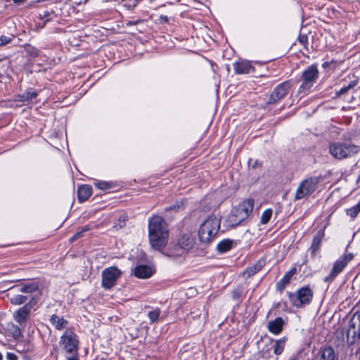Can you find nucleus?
<instances>
[{"instance_id": "1", "label": "nucleus", "mask_w": 360, "mask_h": 360, "mask_svg": "<svg viewBox=\"0 0 360 360\" xmlns=\"http://www.w3.org/2000/svg\"><path fill=\"white\" fill-rule=\"evenodd\" d=\"M169 231L165 219L154 216L148 222V237L151 247L157 250L165 247L167 243Z\"/></svg>"}, {"instance_id": "2", "label": "nucleus", "mask_w": 360, "mask_h": 360, "mask_svg": "<svg viewBox=\"0 0 360 360\" xmlns=\"http://www.w3.org/2000/svg\"><path fill=\"white\" fill-rule=\"evenodd\" d=\"M195 238L191 233H181L176 243L171 246L167 255L172 257H181L188 253L195 245Z\"/></svg>"}, {"instance_id": "3", "label": "nucleus", "mask_w": 360, "mask_h": 360, "mask_svg": "<svg viewBox=\"0 0 360 360\" xmlns=\"http://www.w3.org/2000/svg\"><path fill=\"white\" fill-rule=\"evenodd\" d=\"M220 228V219L215 215H210L200 225L198 237L201 243H208L217 235Z\"/></svg>"}, {"instance_id": "4", "label": "nucleus", "mask_w": 360, "mask_h": 360, "mask_svg": "<svg viewBox=\"0 0 360 360\" xmlns=\"http://www.w3.org/2000/svg\"><path fill=\"white\" fill-rule=\"evenodd\" d=\"M287 295L290 304L297 309H300L311 303L314 292L309 286L306 285L299 288L295 292H288Z\"/></svg>"}, {"instance_id": "5", "label": "nucleus", "mask_w": 360, "mask_h": 360, "mask_svg": "<svg viewBox=\"0 0 360 360\" xmlns=\"http://www.w3.org/2000/svg\"><path fill=\"white\" fill-rule=\"evenodd\" d=\"M329 151L337 160L351 158L359 152V146L349 141L334 142L330 144Z\"/></svg>"}, {"instance_id": "6", "label": "nucleus", "mask_w": 360, "mask_h": 360, "mask_svg": "<svg viewBox=\"0 0 360 360\" xmlns=\"http://www.w3.org/2000/svg\"><path fill=\"white\" fill-rule=\"evenodd\" d=\"M319 76V71L316 64H312L306 68L300 76L302 82L298 89L299 94H307L311 89L317 82Z\"/></svg>"}, {"instance_id": "7", "label": "nucleus", "mask_w": 360, "mask_h": 360, "mask_svg": "<svg viewBox=\"0 0 360 360\" xmlns=\"http://www.w3.org/2000/svg\"><path fill=\"white\" fill-rule=\"evenodd\" d=\"M321 181L320 176H309L302 180L296 189L295 200H298L311 195Z\"/></svg>"}, {"instance_id": "8", "label": "nucleus", "mask_w": 360, "mask_h": 360, "mask_svg": "<svg viewBox=\"0 0 360 360\" xmlns=\"http://www.w3.org/2000/svg\"><path fill=\"white\" fill-rule=\"evenodd\" d=\"M291 87L292 82L290 80H286L278 84L266 98L264 108L268 109L270 105L278 103L288 95Z\"/></svg>"}, {"instance_id": "9", "label": "nucleus", "mask_w": 360, "mask_h": 360, "mask_svg": "<svg viewBox=\"0 0 360 360\" xmlns=\"http://www.w3.org/2000/svg\"><path fill=\"white\" fill-rule=\"evenodd\" d=\"M354 259V255L351 252H345L333 264L330 274L323 278L325 283L333 282L337 276L341 274L347 264Z\"/></svg>"}, {"instance_id": "10", "label": "nucleus", "mask_w": 360, "mask_h": 360, "mask_svg": "<svg viewBox=\"0 0 360 360\" xmlns=\"http://www.w3.org/2000/svg\"><path fill=\"white\" fill-rule=\"evenodd\" d=\"M59 345L66 354H77L79 350L78 337L72 330L67 329L60 338Z\"/></svg>"}, {"instance_id": "11", "label": "nucleus", "mask_w": 360, "mask_h": 360, "mask_svg": "<svg viewBox=\"0 0 360 360\" xmlns=\"http://www.w3.org/2000/svg\"><path fill=\"white\" fill-rule=\"evenodd\" d=\"M360 341V311H355L349 319L347 331V342L353 345Z\"/></svg>"}, {"instance_id": "12", "label": "nucleus", "mask_w": 360, "mask_h": 360, "mask_svg": "<svg viewBox=\"0 0 360 360\" xmlns=\"http://www.w3.org/2000/svg\"><path fill=\"white\" fill-rule=\"evenodd\" d=\"M121 275L122 271L116 266L105 268L102 271V287L105 289H110L116 284Z\"/></svg>"}, {"instance_id": "13", "label": "nucleus", "mask_w": 360, "mask_h": 360, "mask_svg": "<svg viewBox=\"0 0 360 360\" xmlns=\"http://www.w3.org/2000/svg\"><path fill=\"white\" fill-rule=\"evenodd\" d=\"M234 72L237 75L249 74L255 72V68L252 65L250 61L246 60H240L233 63Z\"/></svg>"}, {"instance_id": "14", "label": "nucleus", "mask_w": 360, "mask_h": 360, "mask_svg": "<svg viewBox=\"0 0 360 360\" xmlns=\"http://www.w3.org/2000/svg\"><path fill=\"white\" fill-rule=\"evenodd\" d=\"M317 360H339V355L331 346L321 347L317 354Z\"/></svg>"}, {"instance_id": "15", "label": "nucleus", "mask_w": 360, "mask_h": 360, "mask_svg": "<svg viewBox=\"0 0 360 360\" xmlns=\"http://www.w3.org/2000/svg\"><path fill=\"white\" fill-rule=\"evenodd\" d=\"M325 236L324 229H320L314 235L311 246L309 249L311 257H315L316 252L320 250L322 240Z\"/></svg>"}, {"instance_id": "16", "label": "nucleus", "mask_w": 360, "mask_h": 360, "mask_svg": "<svg viewBox=\"0 0 360 360\" xmlns=\"http://www.w3.org/2000/svg\"><path fill=\"white\" fill-rule=\"evenodd\" d=\"M31 311V306L28 304L24 305L14 313V319L20 326L25 325Z\"/></svg>"}, {"instance_id": "17", "label": "nucleus", "mask_w": 360, "mask_h": 360, "mask_svg": "<svg viewBox=\"0 0 360 360\" xmlns=\"http://www.w3.org/2000/svg\"><path fill=\"white\" fill-rule=\"evenodd\" d=\"M134 275L139 278H148L154 274L153 269L146 264H140L135 266L133 270Z\"/></svg>"}, {"instance_id": "18", "label": "nucleus", "mask_w": 360, "mask_h": 360, "mask_svg": "<svg viewBox=\"0 0 360 360\" xmlns=\"http://www.w3.org/2000/svg\"><path fill=\"white\" fill-rule=\"evenodd\" d=\"M243 214H245L239 210V209L237 207L233 209L231 214L228 217V221L230 224V226H236L245 221L248 217L247 216H243Z\"/></svg>"}, {"instance_id": "19", "label": "nucleus", "mask_w": 360, "mask_h": 360, "mask_svg": "<svg viewBox=\"0 0 360 360\" xmlns=\"http://www.w3.org/2000/svg\"><path fill=\"white\" fill-rule=\"evenodd\" d=\"M284 324V320L281 317H277L268 323L267 329L271 333L278 335L282 332Z\"/></svg>"}, {"instance_id": "20", "label": "nucleus", "mask_w": 360, "mask_h": 360, "mask_svg": "<svg viewBox=\"0 0 360 360\" xmlns=\"http://www.w3.org/2000/svg\"><path fill=\"white\" fill-rule=\"evenodd\" d=\"M297 273V269L295 267L292 268L288 272L285 274L283 278L276 283V289L280 292L283 291L284 288L288 285L292 276Z\"/></svg>"}, {"instance_id": "21", "label": "nucleus", "mask_w": 360, "mask_h": 360, "mask_svg": "<svg viewBox=\"0 0 360 360\" xmlns=\"http://www.w3.org/2000/svg\"><path fill=\"white\" fill-rule=\"evenodd\" d=\"M50 323L55 328L56 330H61L65 328L68 325V321L65 319L63 316H58L56 314H53L50 319Z\"/></svg>"}, {"instance_id": "22", "label": "nucleus", "mask_w": 360, "mask_h": 360, "mask_svg": "<svg viewBox=\"0 0 360 360\" xmlns=\"http://www.w3.org/2000/svg\"><path fill=\"white\" fill-rule=\"evenodd\" d=\"M92 194V188L89 185H82L77 188V197L79 202L86 200Z\"/></svg>"}, {"instance_id": "23", "label": "nucleus", "mask_w": 360, "mask_h": 360, "mask_svg": "<svg viewBox=\"0 0 360 360\" xmlns=\"http://www.w3.org/2000/svg\"><path fill=\"white\" fill-rule=\"evenodd\" d=\"M254 205V200L249 198L239 204L237 208L245 214L243 216H247V217H248L253 210Z\"/></svg>"}, {"instance_id": "24", "label": "nucleus", "mask_w": 360, "mask_h": 360, "mask_svg": "<svg viewBox=\"0 0 360 360\" xmlns=\"http://www.w3.org/2000/svg\"><path fill=\"white\" fill-rule=\"evenodd\" d=\"M265 265L264 259H259L256 264L248 267L244 271L246 278H250L259 272Z\"/></svg>"}, {"instance_id": "25", "label": "nucleus", "mask_w": 360, "mask_h": 360, "mask_svg": "<svg viewBox=\"0 0 360 360\" xmlns=\"http://www.w3.org/2000/svg\"><path fill=\"white\" fill-rule=\"evenodd\" d=\"M38 93L37 91H33L31 89L27 90L26 92L16 96L15 101L19 102L32 101L37 97Z\"/></svg>"}, {"instance_id": "26", "label": "nucleus", "mask_w": 360, "mask_h": 360, "mask_svg": "<svg viewBox=\"0 0 360 360\" xmlns=\"http://www.w3.org/2000/svg\"><path fill=\"white\" fill-rule=\"evenodd\" d=\"M7 333L8 335L11 336L14 339H18L22 335V332L19 326L13 323L7 326Z\"/></svg>"}, {"instance_id": "27", "label": "nucleus", "mask_w": 360, "mask_h": 360, "mask_svg": "<svg viewBox=\"0 0 360 360\" xmlns=\"http://www.w3.org/2000/svg\"><path fill=\"white\" fill-rule=\"evenodd\" d=\"M233 241L229 239H224L217 245V250L219 252H226L231 249Z\"/></svg>"}, {"instance_id": "28", "label": "nucleus", "mask_w": 360, "mask_h": 360, "mask_svg": "<svg viewBox=\"0 0 360 360\" xmlns=\"http://www.w3.org/2000/svg\"><path fill=\"white\" fill-rule=\"evenodd\" d=\"M286 340L287 338L284 337L276 341L275 345H274V353L276 355H279L283 352Z\"/></svg>"}, {"instance_id": "29", "label": "nucleus", "mask_w": 360, "mask_h": 360, "mask_svg": "<svg viewBox=\"0 0 360 360\" xmlns=\"http://www.w3.org/2000/svg\"><path fill=\"white\" fill-rule=\"evenodd\" d=\"M357 83H358L357 80L351 81L347 86H344L339 91H337L336 96H340L343 94H345L346 93L348 92V91L349 89H351L353 87H354L355 86H356Z\"/></svg>"}, {"instance_id": "30", "label": "nucleus", "mask_w": 360, "mask_h": 360, "mask_svg": "<svg viewBox=\"0 0 360 360\" xmlns=\"http://www.w3.org/2000/svg\"><path fill=\"white\" fill-rule=\"evenodd\" d=\"M94 184L97 188L102 191H107L112 187V184L110 182L96 179L94 181Z\"/></svg>"}, {"instance_id": "31", "label": "nucleus", "mask_w": 360, "mask_h": 360, "mask_svg": "<svg viewBox=\"0 0 360 360\" xmlns=\"http://www.w3.org/2000/svg\"><path fill=\"white\" fill-rule=\"evenodd\" d=\"M360 212V200L358 203L353 207L347 209L346 210V213L348 216H350L352 219H354L357 217L359 213Z\"/></svg>"}, {"instance_id": "32", "label": "nucleus", "mask_w": 360, "mask_h": 360, "mask_svg": "<svg viewBox=\"0 0 360 360\" xmlns=\"http://www.w3.org/2000/svg\"><path fill=\"white\" fill-rule=\"evenodd\" d=\"M38 289V285L35 283H27L20 288V292L24 293H32Z\"/></svg>"}, {"instance_id": "33", "label": "nucleus", "mask_w": 360, "mask_h": 360, "mask_svg": "<svg viewBox=\"0 0 360 360\" xmlns=\"http://www.w3.org/2000/svg\"><path fill=\"white\" fill-rule=\"evenodd\" d=\"M27 297L22 295H15L10 298L11 303L15 305H19L26 302Z\"/></svg>"}, {"instance_id": "34", "label": "nucleus", "mask_w": 360, "mask_h": 360, "mask_svg": "<svg viewBox=\"0 0 360 360\" xmlns=\"http://www.w3.org/2000/svg\"><path fill=\"white\" fill-rule=\"evenodd\" d=\"M160 315V311L159 309H154L148 313V317L150 319V323H154L156 322Z\"/></svg>"}, {"instance_id": "35", "label": "nucleus", "mask_w": 360, "mask_h": 360, "mask_svg": "<svg viewBox=\"0 0 360 360\" xmlns=\"http://www.w3.org/2000/svg\"><path fill=\"white\" fill-rule=\"evenodd\" d=\"M185 208L184 203L183 200L181 201H176V203L172 206H169L165 209L166 212L168 211H174V212H179L180 210H183Z\"/></svg>"}, {"instance_id": "36", "label": "nucleus", "mask_w": 360, "mask_h": 360, "mask_svg": "<svg viewBox=\"0 0 360 360\" xmlns=\"http://www.w3.org/2000/svg\"><path fill=\"white\" fill-rule=\"evenodd\" d=\"M272 213L273 211L271 209H266L264 210L262 214L260 222L262 224H266L271 219Z\"/></svg>"}, {"instance_id": "37", "label": "nucleus", "mask_w": 360, "mask_h": 360, "mask_svg": "<svg viewBox=\"0 0 360 360\" xmlns=\"http://www.w3.org/2000/svg\"><path fill=\"white\" fill-rule=\"evenodd\" d=\"M15 36L12 34L8 35H0V46H6L13 41Z\"/></svg>"}, {"instance_id": "38", "label": "nucleus", "mask_w": 360, "mask_h": 360, "mask_svg": "<svg viewBox=\"0 0 360 360\" xmlns=\"http://www.w3.org/2000/svg\"><path fill=\"white\" fill-rule=\"evenodd\" d=\"M127 220V217L122 214L119 217L117 222L115 223L114 227L117 229H122L125 226L126 221Z\"/></svg>"}, {"instance_id": "39", "label": "nucleus", "mask_w": 360, "mask_h": 360, "mask_svg": "<svg viewBox=\"0 0 360 360\" xmlns=\"http://www.w3.org/2000/svg\"><path fill=\"white\" fill-rule=\"evenodd\" d=\"M89 230V226H85L82 230H81L80 231H77L76 233H75L72 238H70V241L71 242H73L75 240H76L77 238L82 237L83 236V233Z\"/></svg>"}, {"instance_id": "40", "label": "nucleus", "mask_w": 360, "mask_h": 360, "mask_svg": "<svg viewBox=\"0 0 360 360\" xmlns=\"http://www.w3.org/2000/svg\"><path fill=\"white\" fill-rule=\"evenodd\" d=\"M27 51L32 57H36L39 55V51L33 46H29L27 48Z\"/></svg>"}, {"instance_id": "41", "label": "nucleus", "mask_w": 360, "mask_h": 360, "mask_svg": "<svg viewBox=\"0 0 360 360\" xmlns=\"http://www.w3.org/2000/svg\"><path fill=\"white\" fill-rule=\"evenodd\" d=\"M6 358L8 360H17V356L11 352H8L6 355Z\"/></svg>"}, {"instance_id": "42", "label": "nucleus", "mask_w": 360, "mask_h": 360, "mask_svg": "<svg viewBox=\"0 0 360 360\" xmlns=\"http://www.w3.org/2000/svg\"><path fill=\"white\" fill-rule=\"evenodd\" d=\"M67 360H79L78 353L69 354L67 356Z\"/></svg>"}, {"instance_id": "43", "label": "nucleus", "mask_w": 360, "mask_h": 360, "mask_svg": "<svg viewBox=\"0 0 360 360\" xmlns=\"http://www.w3.org/2000/svg\"><path fill=\"white\" fill-rule=\"evenodd\" d=\"M39 15H40V18H41V19L46 18L49 15V11H44L43 14H39Z\"/></svg>"}, {"instance_id": "44", "label": "nucleus", "mask_w": 360, "mask_h": 360, "mask_svg": "<svg viewBox=\"0 0 360 360\" xmlns=\"http://www.w3.org/2000/svg\"><path fill=\"white\" fill-rule=\"evenodd\" d=\"M307 36L303 35V36H300V43L304 44V43L307 42Z\"/></svg>"}, {"instance_id": "45", "label": "nucleus", "mask_w": 360, "mask_h": 360, "mask_svg": "<svg viewBox=\"0 0 360 360\" xmlns=\"http://www.w3.org/2000/svg\"><path fill=\"white\" fill-rule=\"evenodd\" d=\"M240 297V293L237 290H234L233 292V299H238Z\"/></svg>"}, {"instance_id": "46", "label": "nucleus", "mask_w": 360, "mask_h": 360, "mask_svg": "<svg viewBox=\"0 0 360 360\" xmlns=\"http://www.w3.org/2000/svg\"><path fill=\"white\" fill-rule=\"evenodd\" d=\"M15 4L20 5L24 2V0H12Z\"/></svg>"}, {"instance_id": "47", "label": "nucleus", "mask_w": 360, "mask_h": 360, "mask_svg": "<svg viewBox=\"0 0 360 360\" xmlns=\"http://www.w3.org/2000/svg\"><path fill=\"white\" fill-rule=\"evenodd\" d=\"M330 63V62H325L322 64V67L323 68H327L328 67H329Z\"/></svg>"}, {"instance_id": "48", "label": "nucleus", "mask_w": 360, "mask_h": 360, "mask_svg": "<svg viewBox=\"0 0 360 360\" xmlns=\"http://www.w3.org/2000/svg\"><path fill=\"white\" fill-rule=\"evenodd\" d=\"M0 360H3V356L1 352H0Z\"/></svg>"}, {"instance_id": "49", "label": "nucleus", "mask_w": 360, "mask_h": 360, "mask_svg": "<svg viewBox=\"0 0 360 360\" xmlns=\"http://www.w3.org/2000/svg\"><path fill=\"white\" fill-rule=\"evenodd\" d=\"M257 166V162H255V165H253V167H255Z\"/></svg>"}, {"instance_id": "50", "label": "nucleus", "mask_w": 360, "mask_h": 360, "mask_svg": "<svg viewBox=\"0 0 360 360\" xmlns=\"http://www.w3.org/2000/svg\"><path fill=\"white\" fill-rule=\"evenodd\" d=\"M257 166V162H255V165H253V167H255Z\"/></svg>"}, {"instance_id": "51", "label": "nucleus", "mask_w": 360, "mask_h": 360, "mask_svg": "<svg viewBox=\"0 0 360 360\" xmlns=\"http://www.w3.org/2000/svg\"><path fill=\"white\" fill-rule=\"evenodd\" d=\"M257 166V162H255V165H253V167H255Z\"/></svg>"}, {"instance_id": "52", "label": "nucleus", "mask_w": 360, "mask_h": 360, "mask_svg": "<svg viewBox=\"0 0 360 360\" xmlns=\"http://www.w3.org/2000/svg\"><path fill=\"white\" fill-rule=\"evenodd\" d=\"M20 350H22V348L18 349V352H20Z\"/></svg>"}, {"instance_id": "53", "label": "nucleus", "mask_w": 360, "mask_h": 360, "mask_svg": "<svg viewBox=\"0 0 360 360\" xmlns=\"http://www.w3.org/2000/svg\"><path fill=\"white\" fill-rule=\"evenodd\" d=\"M20 350H22V348L18 349V352H20Z\"/></svg>"}, {"instance_id": "54", "label": "nucleus", "mask_w": 360, "mask_h": 360, "mask_svg": "<svg viewBox=\"0 0 360 360\" xmlns=\"http://www.w3.org/2000/svg\"><path fill=\"white\" fill-rule=\"evenodd\" d=\"M290 360H295V359H290Z\"/></svg>"}]
</instances>
